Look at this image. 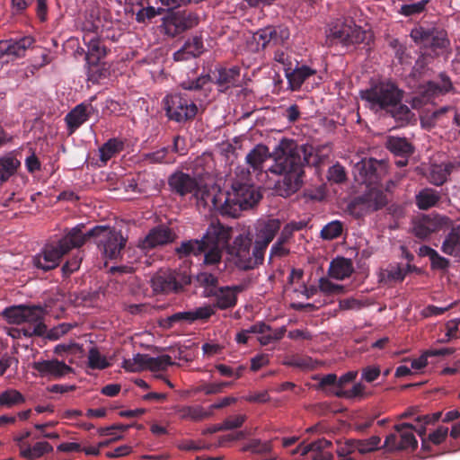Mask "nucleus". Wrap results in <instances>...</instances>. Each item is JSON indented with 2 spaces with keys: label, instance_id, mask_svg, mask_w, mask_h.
<instances>
[{
  "label": "nucleus",
  "instance_id": "nucleus-54",
  "mask_svg": "<svg viewBox=\"0 0 460 460\" xmlns=\"http://www.w3.org/2000/svg\"><path fill=\"white\" fill-rule=\"evenodd\" d=\"M429 0H421L416 3L404 4L401 6L399 13L405 16H410L421 13Z\"/></svg>",
  "mask_w": 460,
  "mask_h": 460
},
{
  "label": "nucleus",
  "instance_id": "nucleus-60",
  "mask_svg": "<svg viewBox=\"0 0 460 460\" xmlns=\"http://www.w3.org/2000/svg\"><path fill=\"white\" fill-rule=\"evenodd\" d=\"M193 322L197 320H207L215 314L214 305H204L191 310Z\"/></svg>",
  "mask_w": 460,
  "mask_h": 460
},
{
  "label": "nucleus",
  "instance_id": "nucleus-25",
  "mask_svg": "<svg viewBox=\"0 0 460 460\" xmlns=\"http://www.w3.org/2000/svg\"><path fill=\"white\" fill-rule=\"evenodd\" d=\"M204 51V44L202 38L193 36L190 38L184 45L173 54L175 61H184L193 58H197Z\"/></svg>",
  "mask_w": 460,
  "mask_h": 460
},
{
  "label": "nucleus",
  "instance_id": "nucleus-49",
  "mask_svg": "<svg viewBox=\"0 0 460 460\" xmlns=\"http://www.w3.org/2000/svg\"><path fill=\"white\" fill-rule=\"evenodd\" d=\"M182 419H190L192 420H199L209 416V412L200 406L184 407L179 411Z\"/></svg>",
  "mask_w": 460,
  "mask_h": 460
},
{
  "label": "nucleus",
  "instance_id": "nucleus-30",
  "mask_svg": "<svg viewBox=\"0 0 460 460\" xmlns=\"http://www.w3.org/2000/svg\"><path fill=\"white\" fill-rule=\"evenodd\" d=\"M270 157L269 148L264 145H257L246 155V162L253 172H261L263 164Z\"/></svg>",
  "mask_w": 460,
  "mask_h": 460
},
{
  "label": "nucleus",
  "instance_id": "nucleus-61",
  "mask_svg": "<svg viewBox=\"0 0 460 460\" xmlns=\"http://www.w3.org/2000/svg\"><path fill=\"white\" fill-rule=\"evenodd\" d=\"M328 177L331 181L341 183L346 180V172L343 166L339 164L332 165L328 171Z\"/></svg>",
  "mask_w": 460,
  "mask_h": 460
},
{
  "label": "nucleus",
  "instance_id": "nucleus-45",
  "mask_svg": "<svg viewBox=\"0 0 460 460\" xmlns=\"http://www.w3.org/2000/svg\"><path fill=\"white\" fill-rule=\"evenodd\" d=\"M343 224L339 220H333L325 225L321 230V237L323 240H333L341 235Z\"/></svg>",
  "mask_w": 460,
  "mask_h": 460
},
{
  "label": "nucleus",
  "instance_id": "nucleus-32",
  "mask_svg": "<svg viewBox=\"0 0 460 460\" xmlns=\"http://www.w3.org/2000/svg\"><path fill=\"white\" fill-rule=\"evenodd\" d=\"M394 429L400 436L401 450L411 448L415 449L418 446L417 439L413 434V425L410 423H402L394 426Z\"/></svg>",
  "mask_w": 460,
  "mask_h": 460
},
{
  "label": "nucleus",
  "instance_id": "nucleus-1",
  "mask_svg": "<svg viewBox=\"0 0 460 460\" xmlns=\"http://www.w3.org/2000/svg\"><path fill=\"white\" fill-rule=\"evenodd\" d=\"M273 156L274 164L269 170L283 175V180L278 183V190L281 196L288 197L301 187L303 166L310 163L305 148L297 147L291 140L282 139L276 146Z\"/></svg>",
  "mask_w": 460,
  "mask_h": 460
},
{
  "label": "nucleus",
  "instance_id": "nucleus-28",
  "mask_svg": "<svg viewBox=\"0 0 460 460\" xmlns=\"http://www.w3.org/2000/svg\"><path fill=\"white\" fill-rule=\"evenodd\" d=\"M452 88V84L448 77L440 76L439 82L431 81L420 87V93L424 101L429 102L432 98L440 94H445Z\"/></svg>",
  "mask_w": 460,
  "mask_h": 460
},
{
  "label": "nucleus",
  "instance_id": "nucleus-17",
  "mask_svg": "<svg viewBox=\"0 0 460 460\" xmlns=\"http://www.w3.org/2000/svg\"><path fill=\"white\" fill-rule=\"evenodd\" d=\"M31 37H23L19 40H8L0 41V66L10 60L22 57L27 49L32 46Z\"/></svg>",
  "mask_w": 460,
  "mask_h": 460
},
{
  "label": "nucleus",
  "instance_id": "nucleus-39",
  "mask_svg": "<svg viewBox=\"0 0 460 460\" xmlns=\"http://www.w3.org/2000/svg\"><path fill=\"white\" fill-rule=\"evenodd\" d=\"M448 47L449 40L447 33L443 30L433 28L428 49H430L435 53H438L446 50Z\"/></svg>",
  "mask_w": 460,
  "mask_h": 460
},
{
  "label": "nucleus",
  "instance_id": "nucleus-56",
  "mask_svg": "<svg viewBox=\"0 0 460 460\" xmlns=\"http://www.w3.org/2000/svg\"><path fill=\"white\" fill-rule=\"evenodd\" d=\"M197 279L200 283V285L206 288L205 292L207 296H208V293L211 289L215 290L217 288V278L211 273L200 272L197 276Z\"/></svg>",
  "mask_w": 460,
  "mask_h": 460
},
{
  "label": "nucleus",
  "instance_id": "nucleus-64",
  "mask_svg": "<svg viewBox=\"0 0 460 460\" xmlns=\"http://www.w3.org/2000/svg\"><path fill=\"white\" fill-rule=\"evenodd\" d=\"M380 375V368L377 366H368L362 369L361 377L370 383L375 381Z\"/></svg>",
  "mask_w": 460,
  "mask_h": 460
},
{
  "label": "nucleus",
  "instance_id": "nucleus-43",
  "mask_svg": "<svg viewBox=\"0 0 460 460\" xmlns=\"http://www.w3.org/2000/svg\"><path fill=\"white\" fill-rule=\"evenodd\" d=\"M381 438L378 436H372L369 438L352 440V446L360 454L373 452L379 448Z\"/></svg>",
  "mask_w": 460,
  "mask_h": 460
},
{
  "label": "nucleus",
  "instance_id": "nucleus-5",
  "mask_svg": "<svg viewBox=\"0 0 460 460\" xmlns=\"http://www.w3.org/2000/svg\"><path fill=\"white\" fill-rule=\"evenodd\" d=\"M384 171V164L372 158L361 159L354 165L353 174L356 181L369 188L368 193L365 196L369 209L377 210L386 203L383 192L376 188Z\"/></svg>",
  "mask_w": 460,
  "mask_h": 460
},
{
  "label": "nucleus",
  "instance_id": "nucleus-4",
  "mask_svg": "<svg viewBox=\"0 0 460 460\" xmlns=\"http://www.w3.org/2000/svg\"><path fill=\"white\" fill-rule=\"evenodd\" d=\"M84 224H78L71 228L57 243H49L32 258V265L43 271L57 268L61 258L73 248L81 247L85 243L83 235Z\"/></svg>",
  "mask_w": 460,
  "mask_h": 460
},
{
  "label": "nucleus",
  "instance_id": "nucleus-46",
  "mask_svg": "<svg viewBox=\"0 0 460 460\" xmlns=\"http://www.w3.org/2000/svg\"><path fill=\"white\" fill-rule=\"evenodd\" d=\"M286 332V327L282 326L278 329H271L269 326V330L265 331L262 333H258L260 336L258 337V341L261 345L265 346L271 342L279 341L283 338Z\"/></svg>",
  "mask_w": 460,
  "mask_h": 460
},
{
  "label": "nucleus",
  "instance_id": "nucleus-44",
  "mask_svg": "<svg viewBox=\"0 0 460 460\" xmlns=\"http://www.w3.org/2000/svg\"><path fill=\"white\" fill-rule=\"evenodd\" d=\"M28 306L17 305L5 308L3 315L10 323L22 324L25 318V311Z\"/></svg>",
  "mask_w": 460,
  "mask_h": 460
},
{
  "label": "nucleus",
  "instance_id": "nucleus-52",
  "mask_svg": "<svg viewBox=\"0 0 460 460\" xmlns=\"http://www.w3.org/2000/svg\"><path fill=\"white\" fill-rule=\"evenodd\" d=\"M168 148L162 147L156 151L143 155V160L152 164L156 163H172V160L167 158Z\"/></svg>",
  "mask_w": 460,
  "mask_h": 460
},
{
  "label": "nucleus",
  "instance_id": "nucleus-14",
  "mask_svg": "<svg viewBox=\"0 0 460 460\" xmlns=\"http://www.w3.org/2000/svg\"><path fill=\"white\" fill-rule=\"evenodd\" d=\"M172 364L169 355L151 357L147 354H137L132 358L125 359L122 363L123 368L128 372H138L144 369L160 371Z\"/></svg>",
  "mask_w": 460,
  "mask_h": 460
},
{
  "label": "nucleus",
  "instance_id": "nucleus-19",
  "mask_svg": "<svg viewBox=\"0 0 460 460\" xmlns=\"http://www.w3.org/2000/svg\"><path fill=\"white\" fill-rule=\"evenodd\" d=\"M331 442L326 439H319L310 444L301 443L292 454L308 456L311 460H332V455L329 450Z\"/></svg>",
  "mask_w": 460,
  "mask_h": 460
},
{
  "label": "nucleus",
  "instance_id": "nucleus-59",
  "mask_svg": "<svg viewBox=\"0 0 460 460\" xmlns=\"http://www.w3.org/2000/svg\"><path fill=\"white\" fill-rule=\"evenodd\" d=\"M288 242L282 241L279 237L277 242L271 246L270 251V260L274 258H280L287 255L289 250L285 246Z\"/></svg>",
  "mask_w": 460,
  "mask_h": 460
},
{
  "label": "nucleus",
  "instance_id": "nucleus-11",
  "mask_svg": "<svg viewBox=\"0 0 460 460\" xmlns=\"http://www.w3.org/2000/svg\"><path fill=\"white\" fill-rule=\"evenodd\" d=\"M167 117L176 122H185L195 117L197 105L181 93L167 95L164 99Z\"/></svg>",
  "mask_w": 460,
  "mask_h": 460
},
{
  "label": "nucleus",
  "instance_id": "nucleus-18",
  "mask_svg": "<svg viewBox=\"0 0 460 460\" xmlns=\"http://www.w3.org/2000/svg\"><path fill=\"white\" fill-rule=\"evenodd\" d=\"M25 314L24 325L21 327L22 334L26 337L43 335L46 332V325L43 323V309L38 306H28ZM17 332H20V330H17Z\"/></svg>",
  "mask_w": 460,
  "mask_h": 460
},
{
  "label": "nucleus",
  "instance_id": "nucleus-22",
  "mask_svg": "<svg viewBox=\"0 0 460 460\" xmlns=\"http://www.w3.org/2000/svg\"><path fill=\"white\" fill-rule=\"evenodd\" d=\"M174 234L165 226H157L152 229L144 240L139 243V248L143 251L164 245L172 242Z\"/></svg>",
  "mask_w": 460,
  "mask_h": 460
},
{
  "label": "nucleus",
  "instance_id": "nucleus-10",
  "mask_svg": "<svg viewBox=\"0 0 460 460\" xmlns=\"http://www.w3.org/2000/svg\"><path fill=\"white\" fill-rule=\"evenodd\" d=\"M252 239L249 234H239L234 240L233 252L234 263L241 270H252L262 264L264 253L260 248L253 245L251 252Z\"/></svg>",
  "mask_w": 460,
  "mask_h": 460
},
{
  "label": "nucleus",
  "instance_id": "nucleus-48",
  "mask_svg": "<svg viewBox=\"0 0 460 460\" xmlns=\"http://www.w3.org/2000/svg\"><path fill=\"white\" fill-rule=\"evenodd\" d=\"M88 367L93 369H104L110 367V363L96 348H92L88 352Z\"/></svg>",
  "mask_w": 460,
  "mask_h": 460
},
{
  "label": "nucleus",
  "instance_id": "nucleus-29",
  "mask_svg": "<svg viewBox=\"0 0 460 460\" xmlns=\"http://www.w3.org/2000/svg\"><path fill=\"white\" fill-rule=\"evenodd\" d=\"M441 251L447 255L460 258V222L454 225L445 236Z\"/></svg>",
  "mask_w": 460,
  "mask_h": 460
},
{
  "label": "nucleus",
  "instance_id": "nucleus-15",
  "mask_svg": "<svg viewBox=\"0 0 460 460\" xmlns=\"http://www.w3.org/2000/svg\"><path fill=\"white\" fill-rule=\"evenodd\" d=\"M450 225L449 217L440 215H423L412 221V232L418 238L425 239Z\"/></svg>",
  "mask_w": 460,
  "mask_h": 460
},
{
  "label": "nucleus",
  "instance_id": "nucleus-21",
  "mask_svg": "<svg viewBox=\"0 0 460 460\" xmlns=\"http://www.w3.org/2000/svg\"><path fill=\"white\" fill-rule=\"evenodd\" d=\"M243 290V286L222 287L211 289L208 296H215V307L219 309L232 308L236 305L237 295Z\"/></svg>",
  "mask_w": 460,
  "mask_h": 460
},
{
  "label": "nucleus",
  "instance_id": "nucleus-3",
  "mask_svg": "<svg viewBox=\"0 0 460 460\" xmlns=\"http://www.w3.org/2000/svg\"><path fill=\"white\" fill-rule=\"evenodd\" d=\"M360 96L375 111H385L400 121H409L411 119V110L402 103V91L391 82L375 84L369 89L361 91Z\"/></svg>",
  "mask_w": 460,
  "mask_h": 460
},
{
  "label": "nucleus",
  "instance_id": "nucleus-35",
  "mask_svg": "<svg viewBox=\"0 0 460 460\" xmlns=\"http://www.w3.org/2000/svg\"><path fill=\"white\" fill-rule=\"evenodd\" d=\"M124 143L118 138H111L99 148L100 161L106 164L109 160L123 150Z\"/></svg>",
  "mask_w": 460,
  "mask_h": 460
},
{
  "label": "nucleus",
  "instance_id": "nucleus-26",
  "mask_svg": "<svg viewBox=\"0 0 460 460\" xmlns=\"http://www.w3.org/2000/svg\"><path fill=\"white\" fill-rule=\"evenodd\" d=\"M296 66H293L291 70L288 72L286 77L288 80L293 90L299 89L304 82L316 75V69L296 61Z\"/></svg>",
  "mask_w": 460,
  "mask_h": 460
},
{
  "label": "nucleus",
  "instance_id": "nucleus-13",
  "mask_svg": "<svg viewBox=\"0 0 460 460\" xmlns=\"http://www.w3.org/2000/svg\"><path fill=\"white\" fill-rule=\"evenodd\" d=\"M198 22V17L193 13L171 12L162 18L160 28L164 35L173 38L195 27Z\"/></svg>",
  "mask_w": 460,
  "mask_h": 460
},
{
  "label": "nucleus",
  "instance_id": "nucleus-55",
  "mask_svg": "<svg viewBox=\"0 0 460 460\" xmlns=\"http://www.w3.org/2000/svg\"><path fill=\"white\" fill-rule=\"evenodd\" d=\"M319 289L324 294H341L344 292V287L341 285L334 284L327 278H321L319 279Z\"/></svg>",
  "mask_w": 460,
  "mask_h": 460
},
{
  "label": "nucleus",
  "instance_id": "nucleus-58",
  "mask_svg": "<svg viewBox=\"0 0 460 460\" xmlns=\"http://www.w3.org/2000/svg\"><path fill=\"white\" fill-rule=\"evenodd\" d=\"M365 385L361 383L355 384L352 388L349 390L345 389H338L336 392V396L344 397V398H354L358 396H362L364 394Z\"/></svg>",
  "mask_w": 460,
  "mask_h": 460
},
{
  "label": "nucleus",
  "instance_id": "nucleus-6",
  "mask_svg": "<svg viewBox=\"0 0 460 460\" xmlns=\"http://www.w3.org/2000/svg\"><path fill=\"white\" fill-rule=\"evenodd\" d=\"M102 28L101 20L93 13L86 16L82 23L83 41L87 47L85 60L89 71H92L107 54V49L101 39Z\"/></svg>",
  "mask_w": 460,
  "mask_h": 460
},
{
  "label": "nucleus",
  "instance_id": "nucleus-23",
  "mask_svg": "<svg viewBox=\"0 0 460 460\" xmlns=\"http://www.w3.org/2000/svg\"><path fill=\"white\" fill-rule=\"evenodd\" d=\"M93 108L91 103H80L76 105L66 117L65 121L67 125L69 134H73L81 125H83L91 116Z\"/></svg>",
  "mask_w": 460,
  "mask_h": 460
},
{
  "label": "nucleus",
  "instance_id": "nucleus-42",
  "mask_svg": "<svg viewBox=\"0 0 460 460\" xmlns=\"http://www.w3.org/2000/svg\"><path fill=\"white\" fill-rule=\"evenodd\" d=\"M224 247L217 246V245H207L204 246V249L198 254H204V264L208 266H213L220 263L223 254Z\"/></svg>",
  "mask_w": 460,
  "mask_h": 460
},
{
  "label": "nucleus",
  "instance_id": "nucleus-7",
  "mask_svg": "<svg viewBox=\"0 0 460 460\" xmlns=\"http://www.w3.org/2000/svg\"><path fill=\"white\" fill-rule=\"evenodd\" d=\"M171 189L181 196L192 194L199 206H211L212 186L208 187L202 181L197 180L181 172L173 173L169 178Z\"/></svg>",
  "mask_w": 460,
  "mask_h": 460
},
{
  "label": "nucleus",
  "instance_id": "nucleus-33",
  "mask_svg": "<svg viewBox=\"0 0 460 460\" xmlns=\"http://www.w3.org/2000/svg\"><path fill=\"white\" fill-rule=\"evenodd\" d=\"M152 287L156 292H170L177 288V283L171 272L162 271L152 278Z\"/></svg>",
  "mask_w": 460,
  "mask_h": 460
},
{
  "label": "nucleus",
  "instance_id": "nucleus-37",
  "mask_svg": "<svg viewBox=\"0 0 460 460\" xmlns=\"http://www.w3.org/2000/svg\"><path fill=\"white\" fill-rule=\"evenodd\" d=\"M240 69L237 66L218 70L217 84L222 89H227L239 82Z\"/></svg>",
  "mask_w": 460,
  "mask_h": 460
},
{
  "label": "nucleus",
  "instance_id": "nucleus-24",
  "mask_svg": "<svg viewBox=\"0 0 460 460\" xmlns=\"http://www.w3.org/2000/svg\"><path fill=\"white\" fill-rule=\"evenodd\" d=\"M289 37V31L284 27L269 26L254 33L253 39L259 46L265 48L270 41L283 42Z\"/></svg>",
  "mask_w": 460,
  "mask_h": 460
},
{
  "label": "nucleus",
  "instance_id": "nucleus-9",
  "mask_svg": "<svg viewBox=\"0 0 460 460\" xmlns=\"http://www.w3.org/2000/svg\"><path fill=\"white\" fill-rule=\"evenodd\" d=\"M231 238V228L226 227L218 222L210 224L202 240H190L182 242L181 244L176 248V252L181 255H198L204 246L217 245L225 247Z\"/></svg>",
  "mask_w": 460,
  "mask_h": 460
},
{
  "label": "nucleus",
  "instance_id": "nucleus-50",
  "mask_svg": "<svg viewBox=\"0 0 460 460\" xmlns=\"http://www.w3.org/2000/svg\"><path fill=\"white\" fill-rule=\"evenodd\" d=\"M267 330H269V325L263 323H257L252 325L249 329L243 330L242 332H238L236 334L235 341L238 343L245 344L249 340L250 334L262 333Z\"/></svg>",
  "mask_w": 460,
  "mask_h": 460
},
{
  "label": "nucleus",
  "instance_id": "nucleus-63",
  "mask_svg": "<svg viewBox=\"0 0 460 460\" xmlns=\"http://www.w3.org/2000/svg\"><path fill=\"white\" fill-rule=\"evenodd\" d=\"M320 385L327 392L333 394L335 386L337 385V376L334 374H328L322 377Z\"/></svg>",
  "mask_w": 460,
  "mask_h": 460
},
{
  "label": "nucleus",
  "instance_id": "nucleus-47",
  "mask_svg": "<svg viewBox=\"0 0 460 460\" xmlns=\"http://www.w3.org/2000/svg\"><path fill=\"white\" fill-rule=\"evenodd\" d=\"M432 31L433 28L429 29L420 26L411 30V37L416 44L424 49H428Z\"/></svg>",
  "mask_w": 460,
  "mask_h": 460
},
{
  "label": "nucleus",
  "instance_id": "nucleus-34",
  "mask_svg": "<svg viewBox=\"0 0 460 460\" xmlns=\"http://www.w3.org/2000/svg\"><path fill=\"white\" fill-rule=\"evenodd\" d=\"M20 161L9 154L0 157V185L6 182L20 167Z\"/></svg>",
  "mask_w": 460,
  "mask_h": 460
},
{
  "label": "nucleus",
  "instance_id": "nucleus-40",
  "mask_svg": "<svg viewBox=\"0 0 460 460\" xmlns=\"http://www.w3.org/2000/svg\"><path fill=\"white\" fill-rule=\"evenodd\" d=\"M24 401V396L15 389L10 388L0 393V407L12 408L23 403Z\"/></svg>",
  "mask_w": 460,
  "mask_h": 460
},
{
  "label": "nucleus",
  "instance_id": "nucleus-20",
  "mask_svg": "<svg viewBox=\"0 0 460 460\" xmlns=\"http://www.w3.org/2000/svg\"><path fill=\"white\" fill-rule=\"evenodd\" d=\"M33 368L39 372L40 376L50 379H59L73 372L70 366L58 359L34 362Z\"/></svg>",
  "mask_w": 460,
  "mask_h": 460
},
{
  "label": "nucleus",
  "instance_id": "nucleus-38",
  "mask_svg": "<svg viewBox=\"0 0 460 460\" xmlns=\"http://www.w3.org/2000/svg\"><path fill=\"white\" fill-rule=\"evenodd\" d=\"M387 148L399 156H409L413 152L412 146L403 137H390L386 142Z\"/></svg>",
  "mask_w": 460,
  "mask_h": 460
},
{
  "label": "nucleus",
  "instance_id": "nucleus-51",
  "mask_svg": "<svg viewBox=\"0 0 460 460\" xmlns=\"http://www.w3.org/2000/svg\"><path fill=\"white\" fill-rule=\"evenodd\" d=\"M270 449L271 445L269 441H262L260 439H252L243 447V450L255 454H264L270 452Z\"/></svg>",
  "mask_w": 460,
  "mask_h": 460
},
{
  "label": "nucleus",
  "instance_id": "nucleus-57",
  "mask_svg": "<svg viewBox=\"0 0 460 460\" xmlns=\"http://www.w3.org/2000/svg\"><path fill=\"white\" fill-rule=\"evenodd\" d=\"M245 416L244 415H236L227 418L221 425L215 427L214 431L223 430V429H233L239 428L244 422Z\"/></svg>",
  "mask_w": 460,
  "mask_h": 460
},
{
  "label": "nucleus",
  "instance_id": "nucleus-16",
  "mask_svg": "<svg viewBox=\"0 0 460 460\" xmlns=\"http://www.w3.org/2000/svg\"><path fill=\"white\" fill-rule=\"evenodd\" d=\"M281 222L277 218L260 219L255 224L254 245L265 254L269 244L280 230Z\"/></svg>",
  "mask_w": 460,
  "mask_h": 460
},
{
  "label": "nucleus",
  "instance_id": "nucleus-27",
  "mask_svg": "<svg viewBox=\"0 0 460 460\" xmlns=\"http://www.w3.org/2000/svg\"><path fill=\"white\" fill-rule=\"evenodd\" d=\"M458 168H460V157L447 164H433L429 170V180L434 185H442L447 176Z\"/></svg>",
  "mask_w": 460,
  "mask_h": 460
},
{
  "label": "nucleus",
  "instance_id": "nucleus-8",
  "mask_svg": "<svg viewBox=\"0 0 460 460\" xmlns=\"http://www.w3.org/2000/svg\"><path fill=\"white\" fill-rule=\"evenodd\" d=\"M83 235L85 236V241L94 238L98 249L105 258L111 260L119 256L127 243L119 231L107 226H96L87 233H83Z\"/></svg>",
  "mask_w": 460,
  "mask_h": 460
},
{
  "label": "nucleus",
  "instance_id": "nucleus-36",
  "mask_svg": "<svg viewBox=\"0 0 460 460\" xmlns=\"http://www.w3.org/2000/svg\"><path fill=\"white\" fill-rule=\"evenodd\" d=\"M53 450V447L47 441H40L33 446L21 447V456L28 460L40 458L43 455Z\"/></svg>",
  "mask_w": 460,
  "mask_h": 460
},
{
  "label": "nucleus",
  "instance_id": "nucleus-12",
  "mask_svg": "<svg viewBox=\"0 0 460 460\" xmlns=\"http://www.w3.org/2000/svg\"><path fill=\"white\" fill-rule=\"evenodd\" d=\"M327 39L331 43L349 46L363 42L366 39V31L352 21L336 22L329 29Z\"/></svg>",
  "mask_w": 460,
  "mask_h": 460
},
{
  "label": "nucleus",
  "instance_id": "nucleus-31",
  "mask_svg": "<svg viewBox=\"0 0 460 460\" xmlns=\"http://www.w3.org/2000/svg\"><path fill=\"white\" fill-rule=\"evenodd\" d=\"M328 272L331 278L342 280L353 272L352 262L349 259L336 258L331 262Z\"/></svg>",
  "mask_w": 460,
  "mask_h": 460
},
{
  "label": "nucleus",
  "instance_id": "nucleus-41",
  "mask_svg": "<svg viewBox=\"0 0 460 460\" xmlns=\"http://www.w3.org/2000/svg\"><path fill=\"white\" fill-rule=\"evenodd\" d=\"M439 200L438 191L432 189H424L417 196V205L421 209H428L435 206Z\"/></svg>",
  "mask_w": 460,
  "mask_h": 460
},
{
  "label": "nucleus",
  "instance_id": "nucleus-53",
  "mask_svg": "<svg viewBox=\"0 0 460 460\" xmlns=\"http://www.w3.org/2000/svg\"><path fill=\"white\" fill-rule=\"evenodd\" d=\"M193 323L192 312H178L166 319V326L172 327L175 323Z\"/></svg>",
  "mask_w": 460,
  "mask_h": 460
},
{
  "label": "nucleus",
  "instance_id": "nucleus-2",
  "mask_svg": "<svg viewBox=\"0 0 460 460\" xmlns=\"http://www.w3.org/2000/svg\"><path fill=\"white\" fill-rule=\"evenodd\" d=\"M250 172L235 179L228 190H221L212 186L211 206L222 215L236 217L243 209L254 206L261 199L259 190L254 187Z\"/></svg>",
  "mask_w": 460,
  "mask_h": 460
},
{
  "label": "nucleus",
  "instance_id": "nucleus-62",
  "mask_svg": "<svg viewBox=\"0 0 460 460\" xmlns=\"http://www.w3.org/2000/svg\"><path fill=\"white\" fill-rule=\"evenodd\" d=\"M274 60L283 66L286 75H288V72H289L293 67V61L289 55L285 51H277L274 55Z\"/></svg>",
  "mask_w": 460,
  "mask_h": 460
}]
</instances>
